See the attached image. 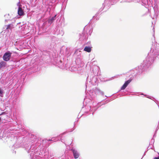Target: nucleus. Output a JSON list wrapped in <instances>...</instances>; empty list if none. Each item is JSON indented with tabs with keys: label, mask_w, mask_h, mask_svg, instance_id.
Masks as SVG:
<instances>
[{
	"label": "nucleus",
	"mask_w": 159,
	"mask_h": 159,
	"mask_svg": "<svg viewBox=\"0 0 159 159\" xmlns=\"http://www.w3.org/2000/svg\"><path fill=\"white\" fill-rule=\"evenodd\" d=\"M11 54L9 52L5 53L3 57V60L6 61H9L10 59Z\"/></svg>",
	"instance_id": "f257e3e1"
},
{
	"label": "nucleus",
	"mask_w": 159,
	"mask_h": 159,
	"mask_svg": "<svg viewBox=\"0 0 159 159\" xmlns=\"http://www.w3.org/2000/svg\"><path fill=\"white\" fill-rule=\"evenodd\" d=\"M131 81V79H129L127 81H126L121 87V90L124 89L127 86V85L129 84Z\"/></svg>",
	"instance_id": "f03ea898"
},
{
	"label": "nucleus",
	"mask_w": 159,
	"mask_h": 159,
	"mask_svg": "<svg viewBox=\"0 0 159 159\" xmlns=\"http://www.w3.org/2000/svg\"><path fill=\"white\" fill-rule=\"evenodd\" d=\"M72 151L74 158L75 159L78 158L79 157V155L77 151L74 149H72Z\"/></svg>",
	"instance_id": "7ed1b4c3"
},
{
	"label": "nucleus",
	"mask_w": 159,
	"mask_h": 159,
	"mask_svg": "<svg viewBox=\"0 0 159 159\" xmlns=\"http://www.w3.org/2000/svg\"><path fill=\"white\" fill-rule=\"evenodd\" d=\"M18 14L20 16H23L24 15V12L22 8L19 7L18 11Z\"/></svg>",
	"instance_id": "20e7f679"
},
{
	"label": "nucleus",
	"mask_w": 159,
	"mask_h": 159,
	"mask_svg": "<svg viewBox=\"0 0 159 159\" xmlns=\"http://www.w3.org/2000/svg\"><path fill=\"white\" fill-rule=\"evenodd\" d=\"M91 47H89L86 46L84 49V51L88 52H90L91 51Z\"/></svg>",
	"instance_id": "39448f33"
},
{
	"label": "nucleus",
	"mask_w": 159,
	"mask_h": 159,
	"mask_svg": "<svg viewBox=\"0 0 159 159\" xmlns=\"http://www.w3.org/2000/svg\"><path fill=\"white\" fill-rule=\"evenodd\" d=\"M56 16V15L54 16L51 18L49 19L48 20V23L50 24L52 23V22L55 20Z\"/></svg>",
	"instance_id": "423d86ee"
},
{
	"label": "nucleus",
	"mask_w": 159,
	"mask_h": 159,
	"mask_svg": "<svg viewBox=\"0 0 159 159\" xmlns=\"http://www.w3.org/2000/svg\"><path fill=\"white\" fill-rule=\"evenodd\" d=\"M6 63L3 61H1L0 62V69L3 67H5L6 65Z\"/></svg>",
	"instance_id": "0eeeda50"
},
{
	"label": "nucleus",
	"mask_w": 159,
	"mask_h": 159,
	"mask_svg": "<svg viewBox=\"0 0 159 159\" xmlns=\"http://www.w3.org/2000/svg\"><path fill=\"white\" fill-rule=\"evenodd\" d=\"M13 25L11 24H9L6 26V29L8 30L10 29L11 30L12 28H13Z\"/></svg>",
	"instance_id": "6e6552de"
},
{
	"label": "nucleus",
	"mask_w": 159,
	"mask_h": 159,
	"mask_svg": "<svg viewBox=\"0 0 159 159\" xmlns=\"http://www.w3.org/2000/svg\"><path fill=\"white\" fill-rule=\"evenodd\" d=\"M153 159H159V157H155Z\"/></svg>",
	"instance_id": "1a4fd4ad"
},
{
	"label": "nucleus",
	"mask_w": 159,
	"mask_h": 159,
	"mask_svg": "<svg viewBox=\"0 0 159 159\" xmlns=\"http://www.w3.org/2000/svg\"><path fill=\"white\" fill-rule=\"evenodd\" d=\"M49 141H51L52 140H49Z\"/></svg>",
	"instance_id": "9d476101"
},
{
	"label": "nucleus",
	"mask_w": 159,
	"mask_h": 159,
	"mask_svg": "<svg viewBox=\"0 0 159 159\" xmlns=\"http://www.w3.org/2000/svg\"><path fill=\"white\" fill-rule=\"evenodd\" d=\"M1 120V118H0V121Z\"/></svg>",
	"instance_id": "9b49d317"
}]
</instances>
